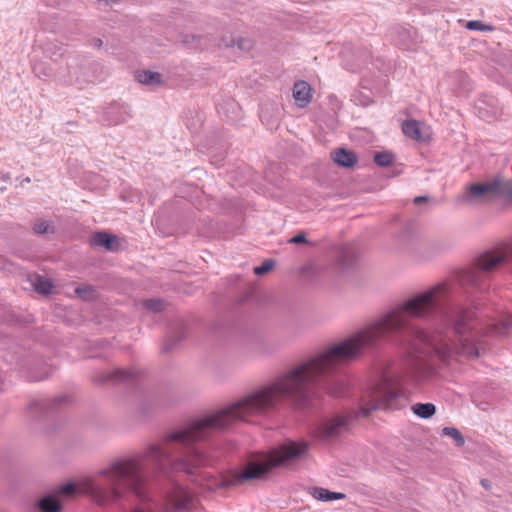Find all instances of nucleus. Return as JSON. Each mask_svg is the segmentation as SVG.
I'll return each mask as SVG.
<instances>
[{"mask_svg":"<svg viewBox=\"0 0 512 512\" xmlns=\"http://www.w3.org/2000/svg\"><path fill=\"white\" fill-rule=\"evenodd\" d=\"M511 329V316L490 322L485 328L479 327L475 312L456 303L450 288L439 283L404 300L377 321L308 356L226 406L165 432L161 444H150L146 448L194 445L212 440L237 422L267 415L284 400L307 406L316 387L340 397L345 385L336 378L339 367L358 358L364 349L374 347L389 333L407 331L413 338L411 345L416 357H438L447 362L456 356L478 358L480 351L485 350L484 337L504 336Z\"/></svg>","mask_w":512,"mask_h":512,"instance_id":"obj_1","label":"nucleus"},{"mask_svg":"<svg viewBox=\"0 0 512 512\" xmlns=\"http://www.w3.org/2000/svg\"><path fill=\"white\" fill-rule=\"evenodd\" d=\"M407 375L397 371H383L362 395L357 410L336 414L319 422L312 429V436L319 443L333 444L348 434L359 418L368 417L372 411L400 409L407 401L403 388Z\"/></svg>","mask_w":512,"mask_h":512,"instance_id":"obj_2","label":"nucleus"},{"mask_svg":"<svg viewBox=\"0 0 512 512\" xmlns=\"http://www.w3.org/2000/svg\"><path fill=\"white\" fill-rule=\"evenodd\" d=\"M306 450H262L250 456L243 469L236 472L233 482L266 479L269 473L280 467H288L305 457Z\"/></svg>","mask_w":512,"mask_h":512,"instance_id":"obj_3","label":"nucleus"},{"mask_svg":"<svg viewBox=\"0 0 512 512\" xmlns=\"http://www.w3.org/2000/svg\"><path fill=\"white\" fill-rule=\"evenodd\" d=\"M512 259V243H506L496 249L486 250L475 260L473 267L461 270L458 282L461 286L484 291L487 287L485 273L493 272Z\"/></svg>","mask_w":512,"mask_h":512,"instance_id":"obj_4","label":"nucleus"},{"mask_svg":"<svg viewBox=\"0 0 512 512\" xmlns=\"http://www.w3.org/2000/svg\"><path fill=\"white\" fill-rule=\"evenodd\" d=\"M512 196V180L496 177L485 183L471 184L464 196L465 200L493 199Z\"/></svg>","mask_w":512,"mask_h":512,"instance_id":"obj_5","label":"nucleus"},{"mask_svg":"<svg viewBox=\"0 0 512 512\" xmlns=\"http://www.w3.org/2000/svg\"><path fill=\"white\" fill-rule=\"evenodd\" d=\"M70 403L66 395H59L54 398L31 399L27 405V413L34 419H43L60 414Z\"/></svg>","mask_w":512,"mask_h":512,"instance_id":"obj_6","label":"nucleus"},{"mask_svg":"<svg viewBox=\"0 0 512 512\" xmlns=\"http://www.w3.org/2000/svg\"><path fill=\"white\" fill-rule=\"evenodd\" d=\"M140 375V371L134 368L132 369H122L117 368L110 373H101L96 375L93 378V382L96 384H106V383H118V382H129L132 381Z\"/></svg>","mask_w":512,"mask_h":512,"instance_id":"obj_7","label":"nucleus"},{"mask_svg":"<svg viewBox=\"0 0 512 512\" xmlns=\"http://www.w3.org/2000/svg\"><path fill=\"white\" fill-rule=\"evenodd\" d=\"M192 499V495L185 488L176 487L169 495L168 501L171 507L167 508L165 512H170L171 510L174 512L188 510L191 506Z\"/></svg>","mask_w":512,"mask_h":512,"instance_id":"obj_8","label":"nucleus"},{"mask_svg":"<svg viewBox=\"0 0 512 512\" xmlns=\"http://www.w3.org/2000/svg\"><path fill=\"white\" fill-rule=\"evenodd\" d=\"M358 253L354 245H343L338 249L337 265L339 269L345 271L351 268L357 260Z\"/></svg>","mask_w":512,"mask_h":512,"instance_id":"obj_9","label":"nucleus"},{"mask_svg":"<svg viewBox=\"0 0 512 512\" xmlns=\"http://www.w3.org/2000/svg\"><path fill=\"white\" fill-rule=\"evenodd\" d=\"M293 97L300 108L309 105L312 99V88L306 81H298L293 86Z\"/></svg>","mask_w":512,"mask_h":512,"instance_id":"obj_10","label":"nucleus"},{"mask_svg":"<svg viewBox=\"0 0 512 512\" xmlns=\"http://www.w3.org/2000/svg\"><path fill=\"white\" fill-rule=\"evenodd\" d=\"M104 115L106 120L113 125L124 123L130 118L127 107L119 104L108 107Z\"/></svg>","mask_w":512,"mask_h":512,"instance_id":"obj_11","label":"nucleus"},{"mask_svg":"<svg viewBox=\"0 0 512 512\" xmlns=\"http://www.w3.org/2000/svg\"><path fill=\"white\" fill-rule=\"evenodd\" d=\"M51 369L42 361H39L33 367H27L22 370L23 376L28 381H41L50 375Z\"/></svg>","mask_w":512,"mask_h":512,"instance_id":"obj_12","label":"nucleus"},{"mask_svg":"<svg viewBox=\"0 0 512 512\" xmlns=\"http://www.w3.org/2000/svg\"><path fill=\"white\" fill-rule=\"evenodd\" d=\"M333 161L341 167L351 168L357 163V155L345 148H338L332 154Z\"/></svg>","mask_w":512,"mask_h":512,"instance_id":"obj_13","label":"nucleus"},{"mask_svg":"<svg viewBox=\"0 0 512 512\" xmlns=\"http://www.w3.org/2000/svg\"><path fill=\"white\" fill-rule=\"evenodd\" d=\"M118 238L106 232H97L91 239L92 246L104 247L108 251H116Z\"/></svg>","mask_w":512,"mask_h":512,"instance_id":"obj_14","label":"nucleus"},{"mask_svg":"<svg viewBox=\"0 0 512 512\" xmlns=\"http://www.w3.org/2000/svg\"><path fill=\"white\" fill-rule=\"evenodd\" d=\"M136 79L143 85H159L162 82V75L150 70H142L136 73Z\"/></svg>","mask_w":512,"mask_h":512,"instance_id":"obj_15","label":"nucleus"},{"mask_svg":"<svg viewBox=\"0 0 512 512\" xmlns=\"http://www.w3.org/2000/svg\"><path fill=\"white\" fill-rule=\"evenodd\" d=\"M411 409L416 416L422 419H429L436 413V407L432 403H416Z\"/></svg>","mask_w":512,"mask_h":512,"instance_id":"obj_16","label":"nucleus"},{"mask_svg":"<svg viewBox=\"0 0 512 512\" xmlns=\"http://www.w3.org/2000/svg\"><path fill=\"white\" fill-rule=\"evenodd\" d=\"M38 506L42 512H60L61 510L60 501L52 495L43 497L39 501Z\"/></svg>","mask_w":512,"mask_h":512,"instance_id":"obj_17","label":"nucleus"},{"mask_svg":"<svg viewBox=\"0 0 512 512\" xmlns=\"http://www.w3.org/2000/svg\"><path fill=\"white\" fill-rule=\"evenodd\" d=\"M402 131L403 133L413 139V140H421V131L419 122L416 120H406L402 124Z\"/></svg>","mask_w":512,"mask_h":512,"instance_id":"obj_18","label":"nucleus"},{"mask_svg":"<svg viewBox=\"0 0 512 512\" xmlns=\"http://www.w3.org/2000/svg\"><path fill=\"white\" fill-rule=\"evenodd\" d=\"M313 497L320 501H333L345 498V494L332 492L324 488H315L312 493Z\"/></svg>","mask_w":512,"mask_h":512,"instance_id":"obj_19","label":"nucleus"},{"mask_svg":"<svg viewBox=\"0 0 512 512\" xmlns=\"http://www.w3.org/2000/svg\"><path fill=\"white\" fill-rule=\"evenodd\" d=\"M53 286L54 285L50 279L41 275H36L33 281L35 291L42 295L50 294Z\"/></svg>","mask_w":512,"mask_h":512,"instance_id":"obj_20","label":"nucleus"},{"mask_svg":"<svg viewBox=\"0 0 512 512\" xmlns=\"http://www.w3.org/2000/svg\"><path fill=\"white\" fill-rule=\"evenodd\" d=\"M441 436H447L453 439V444L456 447H462L465 444V438L459 429L455 427H444Z\"/></svg>","mask_w":512,"mask_h":512,"instance_id":"obj_21","label":"nucleus"},{"mask_svg":"<svg viewBox=\"0 0 512 512\" xmlns=\"http://www.w3.org/2000/svg\"><path fill=\"white\" fill-rule=\"evenodd\" d=\"M225 46L226 47H235L236 46L240 51L247 52L252 48L253 42L249 38L239 37L238 39L232 38L229 41H225Z\"/></svg>","mask_w":512,"mask_h":512,"instance_id":"obj_22","label":"nucleus"},{"mask_svg":"<svg viewBox=\"0 0 512 512\" xmlns=\"http://www.w3.org/2000/svg\"><path fill=\"white\" fill-rule=\"evenodd\" d=\"M75 293L84 301H91L97 297V290L90 285L75 288Z\"/></svg>","mask_w":512,"mask_h":512,"instance_id":"obj_23","label":"nucleus"},{"mask_svg":"<svg viewBox=\"0 0 512 512\" xmlns=\"http://www.w3.org/2000/svg\"><path fill=\"white\" fill-rule=\"evenodd\" d=\"M143 306L155 313L161 312L165 309V302L161 298H151L143 301Z\"/></svg>","mask_w":512,"mask_h":512,"instance_id":"obj_24","label":"nucleus"},{"mask_svg":"<svg viewBox=\"0 0 512 512\" xmlns=\"http://www.w3.org/2000/svg\"><path fill=\"white\" fill-rule=\"evenodd\" d=\"M374 161L378 166L388 167L394 162V155L390 152H379L375 154Z\"/></svg>","mask_w":512,"mask_h":512,"instance_id":"obj_25","label":"nucleus"},{"mask_svg":"<svg viewBox=\"0 0 512 512\" xmlns=\"http://www.w3.org/2000/svg\"><path fill=\"white\" fill-rule=\"evenodd\" d=\"M310 443L305 440L295 441L291 439H286L283 443L276 446V448H310ZM269 448H275V446H270Z\"/></svg>","mask_w":512,"mask_h":512,"instance_id":"obj_26","label":"nucleus"},{"mask_svg":"<svg viewBox=\"0 0 512 512\" xmlns=\"http://www.w3.org/2000/svg\"><path fill=\"white\" fill-rule=\"evenodd\" d=\"M33 231L35 234L44 235V234H48V233H53L54 228L49 222H47L45 220H39V221L35 222V224L33 226Z\"/></svg>","mask_w":512,"mask_h":512,"instance_id":"obj_27","label":"nucleus"},{"mask_svg":"<svg viewBox=\"0 0 512 512\" xmlns=\"http://www.w3.org/2000/svg\"><path fill=\"white\" fill-rule=\"evenodd\" d=\"M466 28L468 30H475V31H491L492 27L484 24L480 20H472L468 21L466 24Z\"/></svg>","mask_w":512,"mask_h":512,"instance_id":"obj_28","label":"nucleus"},{"mask_svg":"<svg viewBox=\"0 0 512 512\" xmlns=\"http://www.w3.org/2000/svg\"><path fill=\"white\" fill-rule=\"evenodd\" d=\"M274 260L269 259L263 262L262 265L254 267L253 271L256 275H264L274 267Z\"/></svg>","mask_w":512,"mask_h":512,"instance_id":"obj_29","label":"nucleus"},{"mask_svg":"<svg viewBox=\"0 0 512 512\" xmlns=\"http://www.w3.org/2000/svg\"><path fill=\"white\" fill-rule=\"evenodd\" d=\"M77 486L73 483H67L65 485H62L58 488L57 494L62 496H73L77 491Z\"/></svg>","mask_w":512,"mask_h":512,"instance_id":"obj_30","label":"nucleus"},{"mask_svg":"<svg viewBox=\"0 0 512 512\" xmlns=\"http://www.w3.org/2000/svg\"><path fill=\"white\" fill-rule=\"evenodd\" d=\"M289 244H306L308 240L306 238L305 232H300L295 236L291 237L288 241Z\"/></svg>","mask_w":512,"mask_h":512,"instance_id":"obj_31","label":"nucleus"},{"mask_svg":"<svg viewBox=\"0 0 512 512\" xmlns=\"http://www.w3.org/2000/svg\"><path fill=\"white\" fill-rule=\"evenodd\" d=\"M33 70L35 72V74L38 76V77H48L50 76V72L48 71V69L46 67H44L43 64H35L34 67H33Z\"/></svg>","mask_w":512,"mask_h":512,"instance_id":"obj_32","label":"nucleus"},{"mask_svg":"<svg viewBox=\"0 0 512 512\" xmlns=\"http://www.w3.org/2000/svg\"><path fill=\"white\" fill-rule=\"evenodd\" d=\"M427 200H428L427 196H417L414 199V203L419 204V203H422V202H426Z\"/></svg>","mask_w":512,"mask_h":512,"instance_id":"obj_33","label":"nucleus"},{"mask_svg":"<svg viewBox=\"0 0 512 512\" xmlns=\"http://www.w3.org/2000/svg\"><path fill=\"white\" fill-rule=\"evenodd\" d=\"M480 482H481V485H482L485 489L489 490V489L491 488V483H490V481H489V480H487V479H481V481H480Z\"/></svg>","mask_w":512,"mask_h":512,"instance_id":"obj_34","label":"nucleus"},{"mask_svg":"<svg viewBox=\"0 0 512 512\" xmlns=\"http://www.w3.org/2000/svg\"><path fill=\"white\" fill-rule=\"evenodd\" d=\"M94 44L96 47H101L102 46V40L101 39H95L94 40Z\"/></svg>","mask_w":512,"mask_h":512,"instance_id":"obj_35","label":"nucleus"},{"mask_svg":"<svg viewBox=\"0 0 512 512\" xmlns=\"http://www.w3.org/2000/svg\"><path fill=\"white\" fill-rule=\"evenodd\" d=\"M419 366H420V368H419V369H424V366H425V365L421 362V363H419Z\"/></svg>","mask_w":512,"mask_h":512,"instance_id":"obj_36","label":"nucleus"},{"mask_svg":"<svg viewBox=\"0 0 512 512\" xmlns=\"http://www.w3.org/2000/svg\"><path fill=\"white\" fill-rule=\"evenodd\" d=\"M171 349V346H165V350H170Z\"/></svg>","mask_w":512,"mask_h":512,"instance_id":"obj_37","label":"nucleus"},{"mask_svg":"<svg viewBox=\"0 0 512 512\" xmlns=\"http://www.w3.org/2000/svg\"><path fill=\"white\" fill-rule=\"evenodd\" d=\"M68 124L76 125V122L68 121Z\"/></svg>","mask_w":512,"mask_h":512,"instance_id":"obj_38","label":"nucleus"}]
</instances>
